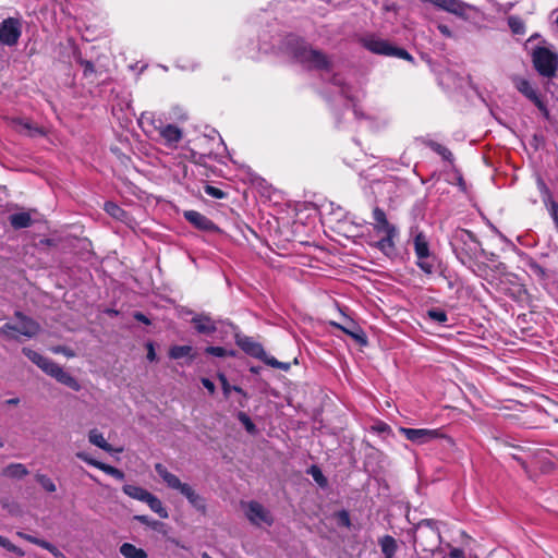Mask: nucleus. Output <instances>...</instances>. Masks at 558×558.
Segmentation results:
<instances>
[{"label": "nucleus", "instance_id": "obj_1", "mask_svg": "<svg viewBox=\"0 0 558 558\" xmlns=\"http://www.w3.org/2000/svg\"><path fill=\"white\" fill-rule=\"evenodd\" d=\"M143 131L166 147L175 149L183 138V131L174 124H165L154 112H143L138 119Z\"/></svg>", "mask_w": 558, "mask_h": 558}, {"label": "nucleus", "instance_id": "obj_2", "mask_svg": "<svg viewBox=\"0 0 558 558\" xmlns=\"http://www.w3.org/2000/svg\"><path fill=\"white\" fill-rule=\"evenodd\" d=\"M289 45L295 60L307 69L323 70L327 69L329 61L327 57L318 50L308 47L303 40L290 38Z\"/></svg>", "mask_w": 558, "mask_h": 558}, {"label": "nucleus", "instance_id": "obj_3", "mask_svg": "<svg viewBox=\"0 0 558 558\" xmlns=\"http://www.w3.org/2000/svg\"><path fill=\"white\" fill-rule=\"evenodd\" d=\"M155 471L162 478V481L167 484L169 488L179 490L193 507L199 510L205 509L203 498L195 493L191 485L182 483L177 475L169 472L167 468L161 463H157L155 465Z\"/></svg>", "mask_w": 558, "mask_h": 558}, {"label": "nucleus", "instance_id": "obj_4", "mask_svg": "<svg viewBox=\"0 0 558 558\" xmlns=\"http://www.w3.org/2000/svg\"><path fill=\"white\" fill-rule=\"evenodd\" d=\"M15 317L19 319L16 324L7 323L0 328V335L8 339H17V335L26 338H34L40 330V326L34 319L23 315L21 312H15Z\"/></svg>", "mask_w": 558, "mask_h": 558}, {"label": "nucleus", "instance_id": "obj_5", "mask_svg": "<svg viewBox=\"0 0 558 558\" xmlns=\"http://www.w3.org/2000/svg\"><path fill=\"white\" fill-rule=\"evenodd\" d=\"M413 245L416 255L417 267L426 275H432L435 270V258L430 254L427 236L417 229L412 230Z\"/></svg>", "mask_w": 558, "mask_h": 558}, {"label": "nucleus", "instance_id": "obj_6", "mask_svg": "<svg viewBox=\"0 0 558 558\" xmlns=\"http://www.w3.org/2000/svg\"><path fill=\"white\" fill-rule=\"evenodd\" d=\"M536 71L546 77L554 76L558 68V56L546 47H537L532 53Z\"/></svg>", "mask_w": 558, "mask_h": 558}, {"label": "nucleus", "instance_id": "obj_7", "mask_svg": "<svg viewBox=\"0 0 558 558\" xmlns=\"http://www.w3.org/2000/svg\"><path fill=\"white\" fill-rule=\"evenodd\" d=\"M22 35V21L17 17H8L0 24V43L4 46H15Z\"/></svg>", "mask_w": 558, "mask_h": 558}, {"label": "nucleus", "instance_id": "obj_8", "mask_svg": "<svg viewBox=\"0 0 558 558\" xmlns=\"http://www.w3.org/2000/svg\"><path fill=\"white\" fill-rule=\"evenodd\" d=\"M365 47L374 53L393 56L409 61L412 60V56L407 50L393 47L385 39L368 38L365 40Z\"/></svg>", "mask_w": 558, "mask_h": 558}, {"label": "nucleus", "instance_id": "obj_9", "mask_svg": "<svg viewBox=\"0 0 558 558\" xmlns=\"http://www.w3.org/2000/svg\"><path fill=\"white\" fill-rule=\"evenodd\" d=\"M244 513L248 521L257 526L271 525L272 517L270 512L257 501H248L242 505Z\"/></svg>", "mask_w": 558, "mask_h": 558}, {"label": "nucleus", "instance_id": "obj_10", "mask_svg": "<svg viewBox=\"0 0 558 558\" xmlns=\"http://www.w3.org/2000/svg\"><path fill=\"white\" fill-rule=\"evenodd\" d=\"M400 433L410 441L416 445L428 444L435 439L444 438L441 429L435 428H408L401 427Z\"/></svg>", "mask_w": 558, "mask_h": 558}, {"label": "nucleus", "instance_id": "obj_11", "mask_svg": "<svg viewBox=\"0 0 558 558\" xmlns=\"http://www.w3.org/2000/svg\"><path fill=\"white\" fill-rule=\"evenodd\" d=\"M373 219V228L378 235H385L390 233L399 234L397 227L388 221L385 211L379 207L374 208Z\"/></svg>", "mask_w": 558, "mask_h": 558}, {"label": "nucleus", "instance_id": "obj_12", "mask_svg": "<svg viewBox=\"0 0 558 558\" xmlns=\"http://www.w3.org/2000/svg\"><path fill=\"white\" fill-rule=\"evenodd\" d=\"M514 85L521 94H523L526 98L533 101L542 112L547 114V109L544 102L542 101L537 92L527 80L518 77L514 80Z\"/></svg>", "mask_w": 558, "mask_h": 558}, {"label": "nucleus", "instance_id": "obj_13", "mask_svg": "<svg viewBox=\"0 0 558 558\" xmlns=\"http://www.w3.org/2000/svg\"><path fill=\"white\" fill-rule=\"evenodd\" d=\"M184 218L195 228L202 231H217L216 225L209 220L205 215L196 210H186L183 214Z\"/></svg>", "mask_w": 558, "mask_h": 558}, {"label": "nucleus", "instance_id": "obj_14", "mask_svg": "<svg viewBox=\"0 0 558 558\" xmlns=\"http://www.w3.org/2000/svg\"><path fill=\"white\" fill-rule=\"evenodd\" d=\"M76 457L80 460L86 462L87 464L93 465V466L101 470L106 474L111 475V476H113L114 478H117L119 481H122L124 478V473L122 471H120L119 469H117L114 466H111L109 464H106V463H102L100 461H97V460L93 459L90 456H88L85 452H77Z\"/></svg>", "mask_w": 558, "mask_h": 558}, {"label": "nucleus", "instance_id": "obj_15", "mask_svg": "<svg viewBox=\"0 0 558 558\" xmlns=\"http://www.w3.org/2000/svg\"><path fill=\"white\" fill-rule=\"evenodd\" d=\"M236 344L245 351L247 354L263 359L265 355V350L258 342L254 341L252 338L246 336H236Z\"/></svg>", "mask_w": 558, "mask_h": 558}, {"label": "nucleus", "instance_id": "obj_16", "mask_svg": "<svg viewBox=\"0 0 558 558\" xmlns=\"http://www.w3.org/2000/svg\"><path fill=\"white\" fill-rule=\"evenodd\" d=\"M88 441L105 450L106 452H109V453H113V452H117V453H120L122 452V448H113L104 437V434L100 433L98 429L96 428H93L88 432Z\"/></svg>", "mask_w": 558, "mask_h": 558}, {"label": "nucleus", "instance_id": "obj_17", "mask_svg": "<svg viewBox=\"0 0 558 558\" xmlns=\"http://www.w3.org/2000/svg\"><path fill=\"white\" fill-rule=\"evenodd\" d=\"M399 234H385L376 242V247L386 256L391 257L396 254V242Z\"/></svg>", "mask_w": 558, "mask_h": 558}, {"label": "nucleus", "instance_id": "obj_18", "mask_svg": "<svg viewBox=\"0 0 558 558\" xmlns=\"http://www.w3.org/2000/svg\"><path fill=\"white\" fill-rule=\"evenodd\" d=\"M192 323L195 325V328L199 333L210 335L218 329L216 323L206 315H197L193 317Z\"/></svg>", "mask_w": 558, "mask_h": 558}, {"label": "nucleus", "instance_id": "obj_19", "mask_svg": "<svg viewBox=\"0 0 558 558\" xmlns=\"http://www.w3.org/2000/svg\"><path fill=\"white\" fill-rule=\"evenodd\" d=\"M29 471L22 463H11L3 468L1 474L8 478H23L28 475Z\"/></svg>", "mask_w": 558, "mask_h": 558}, {"label": "nucleus", "instance_id": "obj_20", "mask_svg": "<svg viewBox=\"0 0 558 558\" xmlns=\"http://www.w3.org/2000/svg\"><path fill=\"white\" fill-rule=\"evenodd\" d=\"M123 493L129 497L145 502L151 493L136 485L125 484L123 486Z\"/></svg>", "mask_w": 558, "mask_h": 558}, {"label": "nucleus", "instance_id": "obj_21", "mask_svg": "<svg viewBox=\"0 0 558 558\" xmlns=\"http://www.w3.org/2000/svg\"><path fill=\"white\" fill-rule=\"evenodd\" d=\"M119 550L124 558H147V553L143 548L131 543H123Z\"/></svg>", "mask_w": 558, "mask_h": 558}, {"label": "nucleus", "instance_id": "obj_22", "mask_svg": "<svg viewBox=\"0 0 558 558\" xmlns=\"http://www.w3.org/2000/svg\"><path fill=\"white\" fill-rule=\"evenodd\" d=\"M145 504H147L150 510L157 513L161 519H167L169 517V513L163 507L161 500L155 495L150 494Z\"/></svg>", "mask_w": 558, "mask_h": 558}, {"label": "nucleus", "instance_id": "obj_23", "mask_svg": "<svg viewBox=\"0 0 558 558\" xmlns=\"http://www.w3.org/2000/svg\"><path fill=\"white\" fill-rule=\"evenodd\" d=\"M54 379L57 381H59L60 384L71 388L74 391H80L81 390V385L78 384L76 378H74L71 374L65 372L63 368H61L59 371V373H58V375H57V377Z\"/></svg>", "mask_w": 558, "mask_h": 558}, {"label": "nucleus", "instance_id": "obj_24", "mask_svg": "<svg viewBox=\"0 0 558 558\" xmlns=\"http://www.w3.org/2000/svg\"><path fill=\"white\" fill-rule=\"evenodd\" d=\"M54 379L57 381H59L60 384L71 388L74 391H80L81 390V385L78 384L76 378H74L71 374L65 372L63 368H61L59 371V373H58V375H57V377Z\"/></svg>", "mask_w": 558, "mask_h": 558}, {"label": "nucleus", "instance_id": "obj_25", "mask_svg": "<svg viewBox=\"0 0 558 558\" xmlns=\"http://www.w3.org/2000/svg\"><path fill=\"white\" fill-rule=\"evenodd\" d=\"M379 545L386 558H392L397 551V543L393 537L385 535L379 539Z\"/></svg>", "mask_w": 558, "mask_h": 558}, {"label": "nucleus", "instance_id": "obj_26", "mask_svg": "<svg viewBox=\"0 0 558 558\" xmlns=\"http://www.w3.org/2000/svg\"><path fill=\"white\" fill-rule=\"evenodd\" d=\"M456 240L462 241L468 245L471 253H475L480 246V243L474 238L473 233L468 230H461L456 234Z\"/></svg>", "mask_w": 558, "mask_h": 558}, {"label": "nucleus", "instance_id": "obj_27", "mask_svg": "<svg viewBox=\"0 0 558 558\" xmlns=\"http://www.w3.org/2000/svg\"><path fill=\"white\" fill-rule=\"evenodd\" d=\"M335 327L341 329L343 332L352 337L356 342H359L362 345H365L367 343V339L365 333L359 328L353 326L352 328L341 326L339 324L333 323Z\"/></svg>", "mask_w": 558, "mask_h": 558}, {"label": "nucleus", "instance_id": "obj_28", "mask_svg": "<svg viewBox=\"0 0 558 558\" xmlns=\"http://www.w3.org/2000/svg\"><path fill=\"white\" fill-rule=\"evenodd\" d=\"M10 223L15 229H22L31 226L32 217L28 213H16L10 216Z\"/></svg>", "mask_w": 558, "mask_h": 558}, {"label": "nucleus", "instance_id": "obj_29", "mask_svg": "<svg viewBox=\"0 0 558 558\" xmlns=\"http://www.w3.org/2000/svg\"><path fill=\"white\" fill-rule=\"evenodd\" d=\"M104 209L108 215L117 220L124 221L126 219V213L113 202L105 203Z\"/></svg>", "mask_w": 558, "mask_h": 558}, {"label": "nucleus", "instance_id": "obj_30", "mask_svg": "<svg viewBox=\"0 0 558 558\" xmlns=\"http://www.w3.org/2000/svg\"><path fill=\"white\" fill-rule=\"evenodd\" d=\"M192 350L191 345H173L169 351V355L173 360H179L189 356Z\"/></svg>", "mask_w": 558, "mask_h": 558}, {"label": "nucleus", "instance_id": "obj_31", "mask_svg": "<svg viewBox=\"0 0 558 558\" xmlns=\"http://www.w3.org/2000/svg\"><path fill=\"white\" fill-rule=\"evenodd\" d=\"M15 129L21 133L32 136L35 134H43V132L38 128L33 126L32 123L28 121H17L15 123Z\"/></svg>", "mask_w": 558, "mask_h": 558}, {"label": "nucleus", "instance_id": "obj_32", "mask_svg": "<svg viewBox=\"0 0 558 558\" xmlns=\"http://www.w3.org/2000/svg\"><path fill=\"white\" fill-rule=\"evenodd\" d=\"M508 25L513 34L523 35L525 33V25L518 16H509Z\"/></svg>", "mask_w": 558, "mask_h": 558}, {"label": "nucleus", "instance_id": "obj_33", "mask_svg": "<svg viewBox=\"0 0 558 558\" xmlns=\"http://www.w3.org/2000/svg\"><path fill=\"white\" fill-rule=\"evenodd\" d=\"M205 353L217 357L235 356V351L222 347H207Z\"/></svg>", "mask_w": 558, "mask_h": 558}, {"label": "nucleus", "instance_id": "obj_34", "mask_svg": "<svg viewBox=\"0 0 558 558\" xmlns=\"http://www.w3.org/2000/svg\"><path fill=\"white\" fill-rule=\"evenodd\" d=\"M35 478L46 492L53 493L57 490L56 484L47 475L38 473L35 475Z\"/></svg>", "mask_w": 558, "mask_h": 558}, {"label": "nucleus", "instance_id": "obj_35", "mask_svg": "<svg viewBox=\"0 0 558 558\" xmlns=\"http://www.w3.org/2000/svg\"><path fill=\"white\" fill-rule=\"evenodd\" d=\"M23 353L34 363L36 364L39 368H41V365L46 362V360L48 357L46 356H43L40 353L32 350V349H28V348H24L23 349Z\"/></svg>", "mask_w": 558, "mask_h": 558}, {"label": "nucleus", "instance_id": "obj_36", "mask_svg": "<svg viewBox=\"0 0 558 558\" xmlns=\"http://www.w3.org/2000/svg\"><path fill=\"white\" fill-rule=\"evenodd\" d=\"M61 368L62 367L54 363L52 360L47 359L46 362L41 365L40 369L45 372L47 375L56 378Z\"/></svg>", "mask_w": 558, "mask_h": 558}, {"label": "nucleus", "instance_id": "obj_37", "mask_svg": "<svg viewBox=\"0 0 558 558\" xmlns=\"http://www.w3.org/2000/svg\"><path fill=\"white\" fill-rule=\"evenodd\" d=\"M236 416H238V420L243 424V426L245 427L247 433H250V434L256 433V426L246 413L239 412Z\"/></svg>", "mask_w": 558, "mask_h": 558}, {"label": "nucleus", "instance_id": "obj_38", "mask_svg": "<svg viewBox=\"0 0 558 558\" xmlns=\"http://www.w3.org/2000/svg\"><path fill=\"white\" fill-rule=\"evenodd\" d=\"M427 316L432 320H434V322H436L438 324H444L448 319L446 312H444L442 310H438V308L428 310L427 311Z\"/></svg>", "mask_w": 558, "mask_h": 558}, {"label": "nucleus", "instance_id": "obj_39", "mask_svg": "<svg viewBox=\"0 0 558 558\" xmlns=\"http://www.w3.org/2000/svg\"><path fill=\"white\" fill-rule=\"evenodd\" d=\"M267 365H270L272 367H276V368H279V369H283V371H287L289 369V364L288 363H282V362H279L277 361L275 357L272 356H268L266 353L264 355V357L262 359Z\"/></svg>", "mask_w": 558, "mask_h": 558}, {"label": "nucleus", "instance_id": "obj_40", "mask_svg": "<svg viewBox=\"0 0 558 558\" xmlns=\"http://www.w3.org/2000/svg\"><path fill=\"white\" fill-rule=\"evenodd\" d=\"M40 547H43V548L47 549L48 551H50L56 558H62L63 557V554L54 545H52L49 542H46V541L43 539V542L40 544Z\"/></svg>", "mask_w": 558, "mask_h": 558}, {"label": "nucleus", "instance_id": "obj_41", "mask_svg": "<svg viewBox=\"0 0 558 558\" xmlns=\"http://www.w3.org/2000/svg\"><path fill=\"white\" fill-rule=\"evenodd\" d=\"M134 519L141 522L142 524H145L153 529H157V526L160 524L158 521L150 520L147 515H135Z\"/></svg>", "mask_w": 558, "mask_h": 558}, {"label": "nucleus", "instance_id": "obj_42", "mask_svg": "<svg viewBox=\"0 0 558 558\" xmlns=\"http://www.w3.org/2000/svg\"><path fill=\"white\" fill-rule=\"evenodd\" d=\"M80 64L83 66V72L85 76H88L95 72L94 64L88 60H78Z\"/></svg>", "mask_w": 558, "mask_h": 558}, {"label": "nucleus", "instance_id": "obj_43", "mask_svg": "<svg viewBox=\"0 0 558 558\" xmlns=\"http://www.w3.org/2000/svg\"><path fill=\"white\" fill-rule=\"evenodd\" d=\"M218 379L221 384V387H222V390H223V393L225 396H229V393L231 392V388L232 386L229 384L227 377L225 374H218Z\"/></svg>", "mask_w": 558, "mask_h": 558}, {"label": "nucleus", "instance_id": "obj_44", "mask_svg": "<svg viewBox=\"0 0 558 558\" xmlns=\"http://www.w3.org/2000/svg\"><path fill=\"white\" fill-rule=\"evenodd\" d=\"M16 535L19 537H21V538H23V539H25V541H27L29 543H33L35 545H38V546H40V544L43 542V539L37 538V537L33 536V535L26 534L24 532H17Z\"/></svg>", "mask_w": 558, "mask_h": 558}, {"label": "nucleus", "instance_id": "obj_45", "mask_svg": "<svg viewBox=\"0 0 558 558\" xmlns=\"http://www.w3.org/2000/svg\"><path fill=\"white\" fill-rule=\"evenodd\" d=\"M435 150H436V151H437V153H438V154H439L444 159H446V160H451V158H452V154H451V151H450L448 148H446V147H444V146H441V145H437V146L435 147Z\"/></svg>", "mask_w": 558, "mask_h": 558}, {"label": "nucleus", "instance_id": "obj_46", "mask_svg": "<svg viewBox=\"0 0 558 558\" xmlns=\"http://www.w3.org/2000/svg\"><path fill=\"white\" fill-rule=\"evenodd\" d=\"M312 475L320 486H324L326 484V478L317 468H313Z\"/></svg>", "mask_w": 558, "mask_h": 558}, {"label": "nucleus", "instance_id": "obj_47", "mask_svg": "<svg viewBox=\"0 0 558 558\" xmlns=\"http://www.w3.org/2000/svg\"><path fill=\"white\" fill-rule=\"evenodd\" d=\"M51 351L53 353H62V354H64L68 357H73L75 355L74 352L71 349H68L65 347H60V345L56 347V348H52Z\"/></svg>", "mask_w": 558, "mask_h": 558}, {"label": "nucleus", "instance_id": "obj_48", "mask_svg": "<svg viewBox=\"0 0 558 558\" xmlns=\"http://www.w3.org/2000/svg\"><path fill=\"white\" fill-rule=\"evenodd\" d=\"M4 548L11 553L16 554L20 557H23L25 555V553L21 548L13 545L10 541H8V546H5Z\"/></svg>", "mask_w": 558, "mask_h": 558}, {"label": "nucleus", "instance_id": "obj_49", "mask_svg": "<svg viewBox=\"0 0 558 558\" xmlns=\"http://www.w3.org/2000/svg\"><path fill=\"white\" fill-rule=\"evenodd\" d=\"M4 548L11 553L16 554L20 557H23L25 555V553L21 548L13 545L10 541H8V546H5Z\"/></svg>", "mask_w": 558, "mask_h": 558}, {"label": "nucleus", "instance_id": "obj_50", "mask_svg": "<svg viewBox=\"0 0 558 558\" xmlns=\"http://www.w3.org/2000/svg\"><path fill=\"white\" fill-rule=\"evenodd\" d=\"M206 192L209 195L218 197V198H221L223 196V193L220 190H218V189H216L214 186H207Z\"/></svg>", "mask_w": 558, "mask_h": 558}, {"label": "nucleus", "instance_id": "obj_51", "mask_svg": "<svg viewBox=\"0 0 558 558\" xmlns=\"http://www.w3.org/2000/svg\"><path fill=\"white\" fill-rule=\"evenodd\" d=\"M202 384L203 386L210 392V393H214L215 392V385L211 380H209L208 378H203L202 379Z\"/></svg>", "mask_w": 558, "mask_h": 558}, {"label": "nucleus", "instance_id": "obj_52", "mask_svg": "<svg viewBox=\"0 0 558 558\" xmlns=\"http://www.w3.org/2000/svg\"><path fill=\"white\" fill-rule=\"evenodd\" d=\"M147 359L153 362L156 360V352H155V348L153 345V343H148L147 344Z\"/></svg>", "mask_w": 558, "mask_h": 558}, {"label": "nucleus", "instance_id": "obj_53", "mask_svg": "<svg viewBox=\"0 0 558 558\" xmlns=\"http://www.w3.org/2000/svg\"><path fill=\"white\" fill-rule=\"evenodd\" d=\"M438 29L446 37H451L452 36V33H451V31L449 29V27L447 25L439 24L438 25Z\"/></svg>", "mask_w": 558, "mask_h": 558}, {"label": "nucleus", "instance_id": "obj_54", "mask_svg": "<svg viewBox=\"0 0 558 558\" xmlns=\"http://www.w3.org/2000/svg\"><path fill=\"white\" fill-rule=\"evenodd\" d=\"M134 317L138 322H142V323L147 324V325L149 324V319L144 314H142V313H136L134 315Z\"/></svg>", "mask_w": 558, "mask_h": 558}, {"label": "nucleus", "instance_id": "obj_55", "mask_svg": "<svg viewBox=\"0 0 558 558\" xmlns=\"http://www.w3.org/2000/svg\"><path fill=\"white\" fill-rule=\"evenodd\" d=\"M426 525L434 531L433 522L430 520H424L420 523V526Z\"/></svg>", "mask_w": 558, "mask_h": 558}, {"label": "nucleus", "instance_id": "obj_56", "mask_svg": "<svg viewBox=\"0 0 558 558\" xmlns=\"http://www.w3.org/2000/svg\"><path fill=\"white\" fill-rule=\"evenodd\" d=\"M232 390L238 392V393H241L243 396H246V393L243 391V389L241 387H239V386H232L231 391Z\"/></svg>", "mask_w": 558, "mask_h": 558}, {"label": "nucleus", "instance_id": "obj_57", "mask_svg": "<svg viewBox=\"0 0 558 558\" xmlns=\"http://www.w3.org/2000/svg\"><path fill=\"white\" fill-rule=\"evenodd\" d=\"M8 541H9L8 538L0 535V546L1 547L4 548L5 546H8Z\"/></svg>", "mask_w": 558, "mask_h": 558}, {"label": "nucleus", "instance_id": "obj_58", "mask_svg": "<svg viewBox=\"0 0 558 558\" xmlns=\"http://www.w3.org/2000/svg\"><path fill=\"white\" fill-rule=\"evenodd\" d=\"M20 402V400L17 398H14V399H9L7 401L8 404H12V405H15Z\"/></svg>", "mask_w": 558, "mask_h": 558}, {"label": "nucleus", "instance_id": "obj_59", "mask_svg": "<svg viewBox=\"0 0 558 558\" xmlns=\"http://www.w3.org/2000/svg\"><path fill=\"white\" fill-rule=\"evenodd\" d=\"M341 93L348 97V98H351L350 94H349V90L345 88V87H341Z\"/></svg>", "mask_w": 558, "mask_h": 558}, {"label": "nucleus", "instance_id": "obj_60", "mask_svg": "<svg viewBox=\"0 0 558 558\" xmlns=\"http://www.w3.org/2000/svg\"><path fill=\"white\" fill-rule=\"evenodd\" d=\"M341 517H342V520H344V521H345V523H347V524H349V517H348V513L343 511V512L341 513Z\"/></svg>", "mask_w": 558, "mask_h": 558}, {"label": "nucleus", "instance_id": "obj_61", "mask_svg": "<svg viewBox=\"0 0 558 558\" xmlns=\"http://www.w3.org/2000/svg\"><path fill=\"white\" fill-rule=\"evenodd\" d=\"M178 66L183 69V70H192V69H194V66H187V65H184V64H178Z\"/></svg>", "mask_w": 558, "mask_h": 558}, {"label": "nucleus", "instance_id": "obj_62", "mask_svg": "<svg viewBox=\"0 0 558 558\" xmlns=\"http://www.w3.org/2000/svg\"><path fill=\"white\" fill-rule=\"evenodd\" d=\"M388 428V426L386 424H383L381 426H379V430L384 432Z\"/></svg>", "mask_w": 558, "mask_h": 558}, {"label": "nucleus", "instance_id": "obj_63", "mask_svg": "<svg viewBox=\"0 0 558 558\" xmlns=\"http://www.w3.org/2000/svg\"><path fill=\"white\" fill-rule=\"evenodd\" d=\"M333 83H335L336 85H341L340 80H338L337 77H335V78H333Z\"/></svg>", "mask_w": 558, "mask_h": 558}, {"label": "nucleus", "instance_id": "obj_64", "mask_svg": "<svg viewBox=\"0 0 558 558\" xmlns=\"http://www.w3.org/2000/svg\"><path fill=\"white\" fill-rule=\"evenodd\" d=\"M202 558H213V557H210L207 553H204V554L202 555Z\"/></svg>", "mask_w": 558, "mask_h": 558}]
</instances>
